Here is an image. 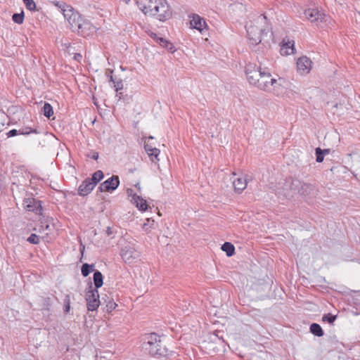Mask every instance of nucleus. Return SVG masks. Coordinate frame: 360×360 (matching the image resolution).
<instances>
[{"instance_id": "6e6552de", "label": "nucleus", "mask_w": 360, "mask_h": 360, "mask_svg": "<svg viewBox=\"0 0 360 360\" xmlns=\"http://www.w3.org/2000/svg\"><path fill=\"white\" fill-rule=\"evenodd\" d=\"M120 256L127 264H132L140 259L141 253L134 247L127 245L122 248Z\"/></svg>"}, {"instance_id": "412c9836", "label": "nucleus", "mask_w": 360, "mask_h": 360, "mask_svg": "<svg viewBox=\"0 0 360 360\" xmlns=\"http://www.w3.org/2000/svg\"><path fill=\"white\" fill-rule=\"evenodd\" d=\"M310 332L317 336V337H321L323 335L324 333L321 327V326L316 323H313L310 326Z\"/></svg>"}, {"instance_id": "5701e85b", "label": "nucleus", "mask_w": 360, "mask_h": 360, "mask_svg": "<svg viewBox=\"0 0 360 360\" xmlns=\"http://www.w3.org/2000/svg\"><path fill=\"white\" fill-rule=\"evenodd\" d=\"M94 264H83L81 268L82 275L84 277L88 276L91 272L94 271Z\"/></svg>"}, {"instance_id": "79ce46f5", "label": "nucleus", "mask_w": 360, "mask_h": 360, "mask_svg": "<svg viewBox=\"0 0 360 360\" xmlns=\"http://www.w3.org/2000/svg\"><path fill=\"white\" fill-rule=\"evenodd\" d=\"M82 56L80 53H75L74 56V59L78 62L81 60Z\"/></svg>"}, {"instance_id": "2eb2a0df", "label": "nucleus", "mask_w": 360, "mask_h": 360, "mask_svg": "<svg viewBox=\"0 0 360 360\" xmlns=\"http://www.w3.org/2000/svg\"><path fill=\"white\" fill-rule=\"evenodd\" d=\"M248 180L244 177H238L233 181L234 191L238 193H241L247 187Z\"/></svg>"}, {"instance_id": "473e14b6", "label": "nucleus", "mask_w": 360, "mask_h": 360, "mask_svg": "<svg viewBox=\"0 0 360 360\" xmlns=\"http://www.w3.org/2000/svg\"><path fill=\"white\" fill-rule=\"evenodd\" d=\"M285 47L287 51H285V54L290 55L294 53L295 48H294V42L291 43L289 41L288 43L283 45Z\"/></svg>"}, {"instance_id": "37998d69", "label": "nucleus", "mask_w": 360, "mask_h": 360, "mask_svg": "<svg viewBox=\"0 0 360 360\" xmlns=\"http://www.w3.org/2000/svg\"><path fill=\"white\" fill-rule=\"evenodd\" d=\"M108 77L109 78V82H112V84H114V82L117 80L113 77L112 75H109Z\"/></svg>"}, {"instance_id": "58836bf2", "label": "nucleus", "mask_w": 360, "mask_h": 360, "mask_svg": "<svg viewBox=\"0 0 360 360\" xmlns=\"http://www.w3.org/2000/svg\"><path fill=\"white\" fill-rule=\"evenodd\" d=\"M114 233V231L112 230V229L110 226L107 227V229H106V234L108 236H112V234Z\"/></svg>"}, {"instance_id": "9d476101", "label": "nucleus", "mask_w": 360, "mask_h": 360, "mask_svg": "<svg viewBox=\"0 0 360 360\" xmlns=\"http://www.w3.org/2000/svg\"><path fill=\"white\" fill-rule=\"evenodd\" d=\"M25 209L29 212H33L37 214H41L42 207L40 200L33 198H25L23 200Z\"/></svg>"}, {"instance_id": "f8f14e48", "label": "nucleus", "mask_w": 360, "mask_h": 360, "mask_svg": "<svg viewBox=\"0 0 360 360\" xmlns=\"http://www.w3.org/2000/svg\"><path fill=\"white\" fill-rule=\"evenodd\" d=\"M96 186L88 178L85 179L78 188V195L86 196L89 195Z\"/></svg>"}, {"instance_id": "c756f323", "label": "nucleus", "mask_w": 360, "mask_h": 360, "mask_svg": "<svg viewBox=\"0 0 360 360\" xmlns=\"http://www.w3.org/2000/svg\"><path fill=\"white\" fill-rule=\"evenodd\" d=\"M316 160L317 162H322L324 158L323 151L321 148H316L315 150Z\"/></svg>"}, {"instance_id": "8fccbe9b", "label": "nucleus", "mask_w": 360, "mask_h": 360, "mask_svg": "<svg viewBox=\"0 0 360 360\" xmlns=\"http://www.w3.org/2000/svg\"><path fill=\"white\" fill-rule=\"evenodd\" d=\"M135 187H136V188H137V189H138L139 191H140V190H141V187H140V185H139V183H138V184H135Z\"/></svg>"}, {"instance_id": "ea45409f", "label": "nucleus", "mask_w": 360, "mask_h": 360, "mask_svg": "<svg viewBox=\"0 0 360 360\" xmlns=\"http://www.w3.org/2000/svg\"><path fill=\"white\" fill-rule=\"evenodd\" d=\"M41 227L42 228L43 230L44 231H51V226L49 224H42V225L41 226Z\"/></svg>"}, {"instance_id": "e433bc0d", "label": "nucleus", "mask_w": 360, "mask_h": 360, "mask_svg": "<svg viewBox=\"0 0 360 360\" xmlns=\"http://www.w3.org/2000/svg\"><path fill=\"white\" fill-rule=\"evenodd\" d=\"M19 134V130L17 129H11L8 132L6 133L7 137H13Z\"/></svg>"}, {"instance_id": "dca6fc26", "label": "nucleus", "mask_w": 360, "mask_h": 360, "mask_svg": "<svg viewBox=\"0 0 360 360\" xmlns=\"http://www.w3.org/2000/svg\"><path fill=\"white\" fill-rule=\"evenodd\" d=\"M191 25L193 28L200 32L207 27V24L204 18L197 14L193 15V19L191 20Z\"/></svg>"}, {"instance_id": "cd10ccee", "label": "nucleus", "mask_w": 360, "mask_h": 360, "mask_svg": "<svg viewBox=\"0 0 360 360\" xmlns=\"http://www.w3.org/2000/svg\"><path fill=\"white\" fill-rule=\"evenodd\" d=\"M12 20L17 24H22L24 21V13L22 11L20 13H14L12 16Z\"/></svg>"}, {"instance_id": "6ab92c4d", "label": "nucleus", "mask_w": 360, "mask_h": 360, "mask_svg": "<svg viewBox=\"0 0 360 360\" xmlns=\"http://www.w3.org/2000/svg\"><path fill=\"white\" fill-rule=\"evenodd\" d=\"M93 279H94V285H95L94 289L98 290V288H101L103 285V276L99 271L96 270L94 271V275H93Z\"/></svg>"}, {"instance_id": "393cba45", "label": "nucleus", "mask_w": 360, "mask_h": 360, "mask_svg": "<svg viewBox=\"0 0 360 360\" xmlns=\"http://www.w3.org/2000/svg\"><path fill=\"white\" fill-rule=\"evenodd\" d=\"M160 150L157 148H154L153 149H148V155L150 158L152 162H158L159 161L158 155L160 154Z\"/></svg>"}, {"instance_id": "bb28decb", "label": "nucleus", "mask_w": 360, "mask_h": 360, "mask_svg": "<svg viewBox=\"0 0 360 360\" xmlns=\"http://www.w3.org/2000/svg\"><path fill=\"white\" fill-rule=\"evenodd\" d=\"M336 319H337V315H333L332 314L328 313V314H324L323 316L322 321L327 322L330 324H333V323L335 322Z\"/></svg>"}, {"instance_id": "39448f33", "label": "nucleus", "mask_w": 360, "mask_h": 360, "mask_svg": "<svg viewBox=\"0 0 360 360\" xmlns=\"http://www.w3.org/2000/svg\"><path fill=\"white\" fill-rule=\"evenodd\" d=\"M69 17L68 23L73 32L83 37H87L96 32V27L87 19L83 18L78 12L72 13Z\"/></svg>"}, {"instance_id": "c85d7f7f", "label": "nucleus", "mask_w": 360, "mask_h": 360, "mask_svg": "<svg viewBox=\"0 0 360 360\" xmlns=\"http://www.w3.org/2000/svg\"><path fill=\"white\" fill-rule=\"evenodd\" d=\"M64 304V312L65 314L69 313L70 311V295H66L63 300Z\"/></svg>"}, {"instance_id": "c9c22d12", "label": "nucleus", "mask_w": 360, "mask_h": 360, "mask_svg": "<svg viewBox=\"0 0 360 360\" xmlns=\"http://www.w3.org/2000/svg\"><path fill=\"white\" fill-rule=\"evenodd\" d=\"M43 302V308L49 309V307L51 305V299L49 297H41Z\"/></svg>"}, {"instance_id": "49530a36", "label": "nucleus", "mask_w": 360, "mask_h": 360, "mask_svg": "<svg viewBox=\"0 0 360 360\" xmlns=\"http://www.w3.org/2000/svg\"><path fill=\"white\" fill-rule=\"evenodd\" d=\"M144 148H145L146 153H148V149H153V148L151 147L150 146H149L148 143H146L144 146Z\"/></svg>"}, {"instance_id": "a18cd8bd", "label": "nucleus", "mask_w": 360, "mask_h": 360, "mask_svg": "<svg viewBox=\"0 0 360 360\" xmlns=\"http://www.w3.org/2000/svg\"><path fill=\"white\" fill-rule=\"evenodd\" d=\"M113 71L110 69H107L105 71V75L106 77H108L109 75H112Z\"/></svg>"}, {"instance_id": "0eeeda50", "label": "nucleus", "mask_w": 360, "mask_h": 360, "mask_svg": "<svg viewBox=\"0 0 360 360\" xmlns=\"http://www.w3.org/2000/svg\"><path fill=\"white\" fill-rule=\"evenodd\" d=\"M85 300L88 311H95L100 305L98 291L92 288V283H89V289L86 292Z\"/></svg>"}, {"instance_id": "4c0bfd02", "label": "nucleus", "mask_w": 360, "mask_h": 360, "mask_svg": "<svg viewBox=\"0 0 360 360\" xmlns=\"http://www.w3.org/2000/svg\"><path fill=\"white\" fill-rule=\"evenodd\" d=\"M89 157L91 159L96 160L98 158V153L96 152H91V154L89 155Z\"/></svg>"}, {"instance_id": "423d86ee", "label": "nucleus", "mask_w": 360, "mask_h": 360, "mask_svg": "<svg viewBox=\"0 0 360 360\" xmlns=\"http://www.w3.org/2000/svg\"><path fill=\"white\" fill-rule=\"evenodd\" d=\"M283 189L285 195L293 196L294 194L307 195L310 193L311 187L297 179L289 177L285 179L283 184Z\"/></svg>"}, {"instance_id": "f704fd0d", "label": "nucleus", "mask_w": 360, "mask_h": 360, "mask_svg": "<svg viewBox=\"0 0 360 360\" xmlns=\"http://www.w3.org/2000/svg\"><path fill=\"white\" fill-rule=\"evenodd\" d=\"M113 87L116 92H118L120 90L123 89V82L121 79H117L114 84Z\"/></svg>"}, {"instance_id": "4be33fe9", "label": "nucleus", "mask_w": 360, "mask_h": 360, "mask_svg": "<svg viewBox=\"0 0 360 360\" xmlns=\"http://www.w3.org/2000/svg\"><path fill=\"white\" fill-rule=\"evenodd\" d=\"M104 177L103 172L101 170L95 172L91 178H88L95 186Z\"/></svg>"}, {"instance_id": "2f4dec72", "label": "nucleus", "mask_w": 360, "mask_h": 360, "mask_svg": "<svg viewBox=\"0 0 360 360\" xmlns=\"http://www.w3.org/2000/svg\"><path fill=\"white\" fill-rule=\"evenodd\" d=\"M27 240L31 244L37 245L39 243V237L35 233H32Z\"/></svg>"}, {"instance_id": "ddd939ff", "label": "nucleus", "mask_w": 360, "mask_h": 360, "mask_svg": "<svg viewBox=\"0 0 360 360\" xmlns=\"http://www.w3.org/2000/svg\"><path fill=\"white\" fill-rule=\"evenodd\" d=\"M311 61L309 58L302 56L297 60V70L302 73H308L311 70Z\"/></svg>"}, {"instance_id": "a19ab883", "label": "nucleus", "mask_w": 360, "mask_h": 360, "mask_svg": "<svg viewBox=\"0 0 360 360\" xmlns=\"http://www.w3.org/2000/svg\"><path fill=\"white\" fill-rule=\"evenodd\" d=\"M150 37L155 41L157 43V39H160L162 37H158L157 34L152 32L150 34Z\"/></svg>"}, {"instance_id": "7c9ffc66", "label": "nucleus", "mask_w": 360, "mask_h": 360, "mask_svg": "<svg viewBox=\"0 0 360 360\" xmlns=\"http://www.w3.org/2000/svg\"><path fill=\"white\" fill-rule=\"evenodd\" d=\"M27 9L33 11L37 10L36 4L33 0H22Z\"/></svg>"}, {"instance_id": "1a4fd4ad", "label": "nucleus", "mask_w": 360, "mask_h": 360, "mask_svg": "<svg viewBox=\"0 0 360 360\" xmlns=\"http://www.w3.org/2000/svg\"><path fill=\"white\" fill-rule=\"evenodd\" d=\"M120 184V179L118 176L113 175L103 183H101L98 188V191L102 192H112L115 191Z\"/></svg>"}, {"instance_id": "9b49d317", "label": "nucleus", "mask_w": 360, "mask_h": 360, "mask_svg": "<svg viewBox=\"0 0 360 360\" xmlns=\"http://www.w3.org/2000/svg\"><path fill=\"white\" fill-rule=\"evenodd\" d=\"M54 4L68 21L69 20V17H72L71 14L75 13L74 8L64 1H56Z\"/></svg>"}, {"instance_id": "09e8293b", "label": "nucleus", "mask_w": 360, "mask_h": 360, "mask_svg": "<svg viewBox=\"0 0 360 360\" xmlns=\"http://www.w3.org/2000/svg\"><path fill=\"white\" fill-rule=\"evenodd\" d=\"M322 151H323V155H325L326 154H328L330 153V149H323V150H322Z\"/></svg>"}, {"instance_id": "f257e3e1", "label": "nucleus", "mask_w": 360, "mask_h": 360, "mask_svg": "<svg viewBox=\"0 0 360 360\" xmlns=\"http://www.w3.org/2000/svg\"><path fill=\"white\" fill-rule=\"evenodd\" d=\"M257 60L259 65L258 67L255 63H248L245 66L248 81L261 90L273 92L274 94H278L282 79L273 78L264 64L259 58Z\"/></svg>"}, {"instance_id": "7ed1b4c3", "label": "nucleus", "mask_w": 360, "mask_h": 360, "mask_svg": "<svg viewBox=\"0 0 360 360\" xmlns=\"http://www.w3.org/2000/svg\"><path fill=\"white\" fill-rule=\"evenodd\" d=\"M143 349L151 356L161 360L167 359L173 354V352L167 347L161 337L155 333L146 335Z\"/></svg>"}, {"instance_id": "72a5a7b5", "label": "nucleus", "mask_w": 360, "mask_h": 360, "mask_svg": "<svg viewBox=\"0 0 360 360\" xmlns=\"http://www.w3.org/2000/svg\"><path fill=\"white\" fill-rule=\"evenodd\" d=\"M117 306V304L112 299V300H109L106 304V306H105L106 311L108 312H111L112 310H114L116 308Z\"/></svg>"}, {"instance_id": "3c124183", "label": "nucleus", "mask_w": 360, "mask_h": 360, "mask_svg": "<svg viewBox=\"0 0 360 360\" xmlns=\"http://www.w3.org/2000/svg\"><path fill=\"white\" fill-rule=\"evenodd\" d=\"M146 226H147V224H146V223H144V224H143V229H146Z\"/></svg>"}, {"instance_id": "aec40b11", "label": "nucleus", "mask_w": 360, "mask_h": 360, "mask_svg": "<svg viewBox=\"0 0 360 360\" xmlns=\"http://www.w3.org/2000/svg\"><path fill=\"white\" fill-rule=\"evenodd\" d=\"M221 249L226 252L228 257H231L235 253V247L232 243L229 242H225L221 245Z\"/></svg>"}, {"instance_id": "f03ea898", "label": "nucleus", "mask_w": 360, "mask_h": 360, "mask_svg": "<svg viewBox=\"0 0 360 360\" xmlns=\"http://www.w3.org/2000/svg\"><path fill=\"white\" fill-rule=\"evenodd\" d=\"M249 45L252 51L264 52L266 46L262 42V36L271 30L270 25L264 14L257 15L245 25Z\"/></svg>"}, {"instance_id": "c03bdc74", "label": "nucleus", "mask_w": 360, "mask_h": 360, "mask_svg": "<svg viewBox=\"0 0 360 360\" xmlns=\"http://www.w3.org/2000/svg\"><path fill=\"white\" fill-rule=\"evenodd\" d=\"M108 77L109 78V82H112V84H114V82L117 80L113 77L112 75H109Z\"/></svg>"}, {"instance_id": "b1692460", "label": "nucleus", "mask_w": 360, "mask_h": 360, "mask_svg": "<svg viewBox=\"0 0 360 360\" xmlns=\"http://www.w3.org/2000/svg\"><path fill=\"white\" fill-rule=\"evenodd\" d=\"M43 115L47 118H50L53 115V110L51 105L49 103H45L42 108Z\"/></svg>"}, {"instance_id": "4468645a", "label": "nucleus", "mask_w": 360, "mask_h": 360, "mask_svg": "<svg viewBox=\"0 0 360 360\" xmlns=\"http://www.w3.org/2000/svg\"><path fill=\"white\" fill-rule=\"evenodd\" d=\"M304 17L311 22L317 21L322 18L321 13L316 8H308L304 11Z\"/></svg>"}, {"instance_id": "20e7f679", "label": "nucleus", "mask_w": 360, "mask_h": 360, "mask_svg": "<svg viewBox=\"0 0 360 360\" xmlns=\"http://www.w3.org/2000/svg\"><path fill=\"white\" fill-rule=\"evenodd\" d=\"M140 9L145 15L155 16L160 21H165L172 17V11L166 0H147V4L138 1Z\"/></svg>"}, {"instance_id": "de8ad7c7", "label": "nucleus", "mask_w": 360, "mask_h": 360, "mask_svg": "<svg viewBox=\"0 0 360 360\" xmlns=\"http://www.w3.org/2000/svg\"><path fill=\"white\" fill-rule=\"evenodd\" d=\"M127 193L129 196H131V197L134 195V194H133V190L131 188H128L127 191Z\"/></svg>"}, {"instance_id": "a878e982", "label": "nucleus", "mask_w": 360, "mask_h": 360, "mask_svg": "<svg viewBox=\"0 0 360 360\" xmlns=\"http://www.w3.org/2000/svg\"><path fill=\"white\" fill-rule=\"evenodd\" d=\"M39 132L36 129L26 127L19 129V134L28 135L30 134H39Z\"/></svg>"}, {"instance_id": "a211bd4d", "label": "nucleus", "mask_w": 360, "mask_h": 360, "mask_svg": "<svg viewBox=\"0 0 360 360\" xmlns=\"http://www.w3.org/2000/svg\"><path fill=\"white\" fill-rule=\"evenodd\" d=\"M157 44L170 53H174L176 51L174 44L165 38L161 37L160 39H157Z\"/></svg>"}, {"instance_id": "f3484780", "label": "nucleus", "mask_w": 360, "mask_h": 360, "mask_svg": "<svg viewBox=\"0 0 360 360\" xmlns=\"http://www.w3.org/2000/svg\"><path fill=\"white\" fill-rule=\"evenodd\" d=\"M131 201L136 204V206L141 211H146L148 205L146 200L142 198L141 196L135 194L132 196Z\"/></svg>"}]
</instances>
